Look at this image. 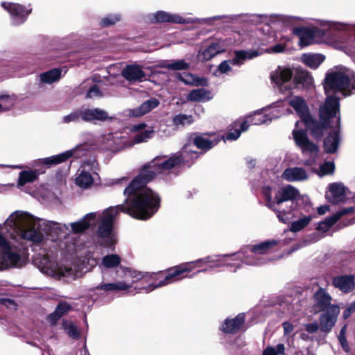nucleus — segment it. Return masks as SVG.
<instances>
[{
  "label": "nucleus",
  "instance_id": "f257e3e1",
  "mask_svg": "<svg viewBox=\"0 0 355 355\" xmlns=\"http://www.w3.org/2000/svg\"><path fill=\"white\" fill-rule=\"evenodd\" d=\"M199 157V153L193 150L191 144H186L180 152L167 158L164 155L155 157L145 165L139 174L125 187L123 194L125 200L123 204L114 206L105 213L102 227H110L107 221L117 212L119 209L127 211L130 216L146 220L150 218L159 207V198L146 184L152 180L157 175L164 173L180 164L189 165Z\"/></svg>",
  "mask_w": 355,
  "mask_h": 355
},
{
  "label": "nucleus",
  "instance_id": "f03ea898",
  "mask_svg": "<svg viewBox=\"0 0 355 355\" xmlns=\"http://www.w3.org/2000/svg\"><path fill=\"white\" fill-rule=\"evenodd\" d=\"M4 227L10 234L35 243L42 241L44 234L55 239L69 230L66 224L46 220L21 210L12 212L6 220Z\"/></svg>",
  "mask_w": 355,
  "mask_h": 355
},
{
  "label": "nucleus",
  "instance_id": "7ed1b4c3",
  "mask_svg": "<svg viewBox=\"0 0 355 355\" xmlns=\"http://www.w3.org/2000/svg\"><path fill=\"white\" fill-rule=\"evenodd\" d=\"M327 95L324 103L320 106L322 117H329L339 112V98L337 94L349 96L355 92V73L349 70L329 71L323 82Z\"/></svg>",
  "mask_w": 355,
  "mask_h": 355
},
{
  "label": "nucleus",
  "instance_id": "20e7f679",
  "mask_svg": "<svg viewBox=\"0 0 355 355\" xmlns=\"http://www.w3.org/2000/svg\"><path fill=\"white\" fill-rule=\"evenodd\" d=\"M232 255L230 254H214L193 261L185 262L168 270L159 285H168L214 268L223 266L239 268L241 263H232Z\"/></svg>",
  "mask_w": 355,
  "mask_h": 355
},
{
  "label": "nucleus",
  "instance_id": "39448f33",
  "mask_svg": "<svg viewBox=\"0 0 355 355\" xmlns=\"http://www.w3.org/2000/svg\"><path fill=\"white\" fill-rule=\"evenodd\" d=\"M114 207L106 209L101 214L97 212H91L86 214L78 221L70 223V227L73 233H82L89 227H95L98 220H100V224L96 232L97 243L105 248H111L114 245L116 242V235L113 232V223L117 214L121 211L125 214L128 213L123 210L119 209L117 212L107 221V225L110 227H103V230L101 229L103 223L105 213L107 210Z\"/></svg>",
  "mask_w": 355,
  "mask_h": 355
},
{
  "label": "nucleus",
  "instance_id": "423d86ee",
  "mask_svg": "<svg viewBox=\"0 0 355 355\" xmlns=\"http://www.w3.org/2000/svg\"><path fill=\"white\" fill-rule=\"evenodd\" d=\"M302 201L299 191L291 185H287L275 192V213L279 220L288 223L292 219L301 216Z\"/></svg>",
  "mask_w": 355,
  "mask_h": 355
},
{
  "label": "nucleus",
  "instance_id": "0eeeda50",
  "mask_svg": "<svg viewBox=\"0 0 355 355\" xmlns=\"http://www.w3.org/2000/svg\"><path fill=\"white\" fill-rule=\"evenodd\" d=\"M123 273V280L119 282L123 286V290L128 293H150L166 286L159 285L163 281L165 272L148 275L130 268H125Z\"/></svg>",
  "mask_w": 355,
  "mask_h": 355
},
{
  "label": "nucleus",
  "instance_id": "6e6552de",
  "mask_svg": "<svg viewBox=\"0 0 355 355\" xmlns=\"http://www.w3.org/2000/svg\"><path fill=\"white\" fill-rule=\"evenodd\" d=\"M27 260L26 250L22 243L15 239H8L0 233V271L12 268H21L26 263Z\"/></svg>",
  "mask_w": 355,
  "mask_h": 355
},
{
  "label": "nucleus",
  "instance_id": "1a4fd4ad",
  "mask_svg": "<svg viewBox=\"0 0 355 355\" xmlns=\"http://www.w3.org/2000/svg\"><path fill=\"white\" fill-rule=\"evenodd\" d=\"M277 243V240L270 239L249 246L246 250L232 254V259L233 261H241L249 266H260L265 265L274 260L270 254Z\"/></svg>",
  "mask_w": 355,
  "mask_h": 355
},
{
  "label": "nucleus",
  "instance_id": "9d476101",
  "mask_svg": "<svg viewBox=\"0 0 355 355\" xmlns=\"http://www.w3.org/2000/svg\"><path fill=\"white\" fill-rule=\"evenodd\" d=\"M35 264L44 274L60 279L74 280L80 276L76 267L59 265L55 257L44 251L40 252L34 259Z\"/></svg>",
  "mask_w": 355,
  "mask_h": 355
},
{
  "label": "nucleus",
  "instance_id": "9b49d317",
  "mask_svg": "<svg viewBox=\"0 0 355 355\" xmlns=\"http://www.w3.org/2000/svg\"><path fill=\"white\" fill-rule=\"evenodd\" d=\"M295 72L290 68H277L270 75V79L281 90L291 89L294 85L295 87L301 85L309 87L313 84V78L310 73L301 68H295Z\"/></svg>",
  "mask_w": 355,
  "mask_h": 355
},
{
  "label": "nucleus",
  "instance_id": "f8f14e48",
  "mask_svg": "<svg viewBox=\"0 0 355 355\" xmlns=\"http://www.w3.org/2000/svg\"><path fill=\"white\" fill-rule=\"evenodd\" d=\"M218 53H220V51L214 41L205 49L200 51L197 55H191L181 60H162L155 67H189L196 64V61L209 60Z\"/></svg>",
  "mask_w": 355,
  "mask_h": 355
},
{
  "label": "nucleus",
  "instance_id": "ddd939ff",
  "mask_svg": "<svg viewBox=\"0 0 355 355\" xmlns=\"http://www.w3.org/2000/svg\"><path fill=\"white\" fill-rule=\"evenodd\" d=\"M293 137L295 144L301 149L304 156L308 157L303 164L306 166H311L316 163L318 158L319 148L307 137L306 132L302 129H294Z\"/></svg>",
  "mask_w": 355,
  "mask_h": 355
},
{
  "label": "nucleus",
  "instance_id": "4468645a",
  "mask_svg": "<svg viewBox=\"0 0 355 355\" xmlns=\"http://www.w3.org/2000/svg\"><path fill=\"white\" fill-rule=\"evenodd\" d=\"M322 26H327V31H328L323 43L334 49L345 51L346 37L343 34L334 32L349 30L351 26L348 24L337 21H324Z\"/></svg>",
  "mask_w": 355,
  "mask_h": 355
},
{
  "label": "nucleus",
  "instance_id": "2eb2a0df",
  "mask_svg": "<svg viewBox=\"0 0 355 355\" xmlns=\"http://www.w3.org/2000/svg\"><path fill=\"white\" fill-rule=\"evenodd\" d=\"M284 103L277 101L270 105L268 107L254 111L252 114L248 115L249 120L252 125H259L261 124H268L272 120L277 119L286 113V110H280L283 107Z\"/></svg>",
  "mask_w": 355,
  "mask_h": 355
},
{
  "label": "nucleus",
  "instance_id": "dca6fc26",
  "mask_svg": "<svg viewBox=\"0 0 355 355\" xmlns=\"http://www.w3.org/2000/svg\"><path fill=\"white\" fill-rule=\"evenodd\" d=\"M87 145L82 144L60 154L34 161L33 166L45 165L49 167L66 162L71 157L80 158L85 154Z\"/></svg>",
  "mask_w": 355,
  "mask_h": 355
},
{
  "label": "nucleus",
  "instance_id": "f3484780",
  "mask_svg": "<svg viewBox=\"0 0 355 355\" xmlns=\"http://www.w3.org/2000/svg\"><path fill=\"white\" fill-rule=\"evenodd\" d=\"M82 169L76 179V183L81 188L87 189L92 185V174H96L98 164L94 159H87L81 166Z\"/></svg>",
  "mask_w": 355,
  "mask_h": 355
},
{
  "label": "nucleus",
  "instance_id": "a211bd4d",
  "mask_svg": "<svg viewBox=\"0 0 355 355\" xmlns=\"http://www.w3.org/2000/svg\"><path fill=\"white\" fill-rule=\"evenodd\" d=\"M281 101L284 103V105L279 109L286 110V113L285 114L289 113V110L284 107L286 103H287L295 110L298 116L301 118L300 121H297L295 123V129H299L300 125L310 116L309 109L305 101L300 96H293L288 100Z\"/></svg>",
  "mask_w": 355,
  "mask_h": 355
},
{
  "label": "nucleus",
  "instance_id": "6ab92c4d",
  "mask_svg": "<svg viewBox=\"0 0 355 355\" xmlns=\"http://www.w3.org/2000/svg\"><path fill=\"white\" fill-rule=\"evenodd\" d=\"M339 112H335L334 114L329 117L320 116V121L318 122L313 119L311 116L304 121L300 125H304L307 130H309L315 139H320L324 133V131L329 125V120L332 118L336 117L337 113Z\"/></svg>",
  "mask_w": 355,
  "mask_h": 355
},
{
  "label": "nucleus",
  "instance_id": "aec40b11",
  "mask_svg": "<svg viewBox=\"0 0 355 355\" xmlns=\"http://www.w3.org/2000/svg\"><path fill=\"white\" fill-rule=\"evenodd\" d=\"M262 54L258 49L239 50L234 52V56L229 60L223 61L218 67H230V65H242Z\"/></svg>",
  "mask_w": 355,
  "mask_h": 355
},
{
  "label": "nucleus",
  "instance_id": "412c9836",
  "mask_svg": "<svg viewBox=\"0 0 355 355\" xmlns=\"http://www.w3.org/2000/svg\"><path fill=\"white\" fill-rule=\"evenodd\" d=\"M220 140V135L216 133L195 134L192 139V143L189 144L193 146V148L196 146L206 152L216 146Z\"/></svg>",
  "mask_w": 355,
  "mask_h": 355
},
{
  "label": "nucleus",
  "instance_id": "4be33fe9",
  "mask_svg": "<svg viewBox=\"0 0 355 355\" xmlns=\"http://www.w3.org/2000/svg\"><path fill=\"white\" fill-rule=\"evenodd\" d=\"M1 6L10 13L15 25L24 23L32 10L31 8L27 9L22 5L10 2H2Z\"/></svg>",
  "mask_w": 355,
  "mask_h": 355
},
{
  "label": "nucleus",
  "instance_id": "5701e85b",
  "mask_svg": "<svg viewBox=\"0 0 355 355\" xmlns=\"http://www.w3.org/2000/svg\"><path fill=\"white\" fill-rule=\"evenodd\" d=\"M83 121L96 123L97 121H112L116 119L114 116H110L105 110L100 108H82Z\"/></svg>",
  "mask_w": 355,
  "mask_h": 355
},
{
  "label": "nucleus",
  "instance_id": "b1692460",
  "mask_svg": "<svg viewBox=\"0 0 355 355\" xmlns=\"http://www.w3.org/2000/svg\"><path fill=\"white\" fill-rule=\"evenodd\" d=\"M347 191V188L343 183H331L328 187L326 198L332 204H338L345 200Z\"/></svg>",
  "mask_w": 355,
  "mask_h": 355
},
{
  "label": "nucleus",
  "instance_id": "393cba45",
  "mask_svg": "<svg viewBox=\"0 0 355 355\" xmlns=\"http://www.w3.org/2000/svg\"><path fill=\"white\" fill-rule=\"evenodd\" d=\"M340 313V308L338 305L330 306L320 318V325L322 331L328 332L334 326L337 318Z\"/></svg>",
  "mask_w": 355,
  "mask_h": 355
},
{
  "label": "nucleus",
  "instance_id": "a878e982",
  "mask_svg": "<svg viewBox=\"0 0 355 355\" xmlns=\"http://www.w3.org/2000/svg\"><path fill=\"white\" fill-rule=\"evenodd\" d=\"M339 125L340 116L336 119V127L335 129L324 140V149L327 153H335L338 148L340 142Z\"/></svg>",
  "mask_w": 355,
  "mask_h": 355
},
{
  "label": "nucleus",
  "instance_id": "bb28decb",
  "mask_svg": "<svg viewBox=\"0 0 355 355\" xmlns=\"http://www.w3.org/2000/svg\"><path fill=\"white\" fill-rule=\"evenodd\" d=\"M332 284L343 293H349L355 288V276L354 275L336 276L332 279Z\"/></svg>",
  "mask_w": 355,
  "mask_h": 355
},
{
  "label": "nucleus",
  "instance_id": "cd10ccee",
  "mask_svg": "<svg viewBox=\"0 0 355 355\" xmlns=\"http://www.w3.org/2000/svg\"><path fill=\"white\" fill-rule=\"evenodd\" d=\"M301 210L303 214L301 216H297L298 220H294L291 223L290 226V230L293 232H300L306 227L314 218V216L311 213V210H313V208L309 206L302 207Z\"/></svg>",
  "mask_w": 355,
  "mask_h": 355
},
{
  "label": "nucleus",
  "instance_id": "c85d7f7f",
  "mask_svg": "<svg viewBox=\"0 0 355 355\" xmlns=\"http://www.w3.org/2000/svg\"><path fill=\"white\" fill-rule=\"evenodd\" d=\"M159 105V101L155 98H151L144 101L141 105L134 109H128L126 115L129 116L139 117L141 116L151 110L156 108Z\"/></svg>",
  "mask_w": 355,
  "mask_h": 355
},
{
  "label": "nucleus",
  "instance_id": "c756f323",
  "mask_svg": "<svg viewBox=\"0 0 355 355\" xmlns=\"http://www.w3.org/2000/svg\"><path fill=\"white\" fill-rule=\"evenodd\" d=\"M244 322V313H239L234 318L225 319L220 329L226 334H236L243 329Z\"/></svg>",
  "mask_w": 355,
  "mask_h": 355
},
{
  "label": "nucleus",
  "instance_id": "7c9ffc66",
  "mask_svg": "<svg viewBox=\"0 0 355 355\" xmlns=\"http://www.w3.org/2000/svg\"><path fill=\"white\" fill-rule=\"evenodd\" d=\"M282 178L288 182H300L307 180L309 175L306 170L302 167H291L283 172Z\"/></svg>",
  "mask_w": 355,
  "mask_h": 355
},
{
  "label": "nucleus",
  "instance_id": "2f4dec72",
  "mask_svg": "<svg viewBox=\"0 0 355 355\" xmlns=\"http://www.w3.org/2000/svg\"><path fill=\"white\" fill-rule=\"evenodd\" d=\"M146 126L145 123H139L131 128V130L135 132L133 136V141L131 144L146 142L153 137L154 131L151 128L144 130Z\"/></svg>",
  "mask_w": 355,
  "mask_h": 355
},
{
  "label": "nucleus",
  "instance_id": "473e14b6",
  "mask_svg": "<svg viewBox=\"0 0 355 355\" xmlns=\"http://www.w3.org/2000/svg\"><path fill=\"white\" fill-rule=\"evenodd\" d=\"M354 207H350L344 208L337 211L334 215L327 218L324 220L320 223L317 229L324 232H327L331 226H333L343 216L354 211Z\"/></svg>",
  "mask_w": 355,
  "mask_h": 355
},
{
  "label": "nucleus",
  "instance_id": "72a5a7b5",
  "mask_svg": "<svg viewBox=\"0 0 355 355\" xmlns=\"http://www.w3.org/2000/svg\"><path fill=\"white\" fill-rule=\"evenodd\" d=\"M313 298L315 302V306L320 311H327L330 306L334 305L331 303L332 300L331 295L322 288H320L315 293Z\"/></svg>",
  "mask_w": 355,
  "mask_h": 355
},
{
  "label": "nucleus",
  "instance_id": "f704fd0d",
  "mask_svg": "<svg viewBox=\"0 0 355 355\" xmlns=\"http://www.w3.org/2000/svg\"><path fill=\"white\" fill-rule=\"evenodd\" d=\"M154 22H172L175 24H184L187 21L178 15H172L164 11H157L153 14L151 19Z\"/></svg>",
  "mask_w": 355,
  "mask_h": 355
},
{
  "label": "nucleus",
  "instance_id": "c9c22d12",
  "mask_svg": "<svg viewBox=\"0 0 355 355\" xmlns=\"http://www.w3.org/2000/svg\"><path fill=\"white\" fill-rule=\"evenodd\" d=\"M177 78L185 85L207 86L208 82L206 78H200L193 73L182 71L176 74Z\"/></svg>",
  "mask_w": 355,
  "mask_h": 355
},
{
  "label": "nucleus",
  "instance_id": "e433bc0d",
  "mask_svg": "<svg viewBox=\"0 0 355 355\" xmlns=\"http://www.w3.org/2000/svg\"><path fill=\"white\" fill-rule=\"evenodd\" d=\"M212 98L211 92L204 88L193 89L187 96V101L192 102H206Z\"/></svg>",
  "mask_w": 355,
  "mask_h": 355
},
{
  "label": "nucleus",
  "instance_id": "4c0bfd02",
  "mask_svg": "<svg viewBox=\"0 0 355 355\" xmlns=\"http://www.w3.org/2000/svg\"><path fill=\"white\" fill-rule=\"evenodd\" d=\"M325 60V56L322 53H304L300 58L301 62L307 67H318Z\"/></svg>",
  "mask_w": 355,
  "mask_h": 355
},
{
  "label": "nucleus",
  "instance_id": "58836bf2",
  "mask_svg": "<svg viewBox=\"0 0 355 355\" xmlns=\"http://www.w3.org/2000/svg\"><path fill=\"white\" fill-rule=\"evenodd\" d=\"M294 33L299 37L301 46H307L314 43L311 28H297L294 29Z\"/></svg>",
  "mask_w": 355,
  "mask_h": 355
},
{
  "label": "nucleus",
  "instance_id": "ea45409f",
  "mask_svg": "<svg viewBox=\"0 0 355 355\" xmlns=\"http://www.w3.org/2000/svg\"><path fill=\"white\" fill-rule=\"evenodd\" d=\"M37 176L38 173L36 170H24L21 171L19 173L17 187L22 189L26 184L34 182Z\"/></svg>",
  "mask_w": 355,
  "mask_h": 355
},
{
  "label": "nucleus",
  "instance_id": "a19ab883",
  "mask_svg": "<svg viewBox=\"0 0 355 355\" xmlns=\"http://www.w3.org/2000/svg\"><path fill=\"white\" fill-rule=\"evenodd\" d=\"M262 194L266 200V205L275 212L276 202H275V192L277 191L275 188L269 185H265L262 187Z\"/></svg>",
  "mask_w": 355,
  "mask_h": 355
},
{
  "label": "nucleus",
  "instance_id": "79ce46f5",
  "mask_svg": "<svg viewBox=\"0 0 355 355\" xmlns=\"http://www.w3.org/2000/svg\"><path fill=\"white\" fill-rule=\"evenodd\" d=\"M121 76L129 81L141 80L145 78L141 68H123Z\"/></svg>",
  "mask_w": 355,
  "mask_h": 355
},
{
  "label": "nucleus",
  "instance_id": "37998d69",
  "mask_svg": "<svg viewBox=\"0 0 355 355\" xmlns=\"http://www.w3.org/2000/svg\"><path fill=\"white\" fill-rule=\"evenodd\" d=\"M62 76L60 68H53L40 74V80L46 84H51L58 81Z\"/></svg>",
  "mask_w": 355,
  "mask_h": 355
},
{
  "label": "nucleus",
  "instance_id": "c03bdc74",
  "mask_svg": "<svg viewBox=\"0 0 355 355\" xmlns=\"http://www.w3.org/2000/svg\"><path fill=\"white\" fill-rule=\"evenodd\" d=\"M62 328L67 335L71 338L78 340L80 338L79 329L73 322L69 320H63Z\"/></svg>",
  "mask_w": 355,
  "mask_h": 355
},
{
  "label": "nucleus",
  "instance_id": "a18cd8bd",
  "mask_svg": "<svg viewBox=\"0 0 355 355\" xmlns=\"http://www.w3.org/2000/svg\"><path fill=\"white\" fill-rule=\"evenodd\" d=\"M284 344L279 343L276 346H267L262 352V355H285Z\"/></svg>",
  "mask_w": 355,
  "mask_h": 355
},
{
  "label": "nucleus",
  "instance_id": "49530a36",
  "mask_svg": "<svg viewBox=\"0 0 355 355\" xmlns=\"http://www.w3.org/2000/svg\"><path fill=\"white\" fill-rule=\"evenodd\" d=\"M173 123L176 126H184L193 123L192 115L180 114L173 116Z\"/></svg>",
  "mask_w": 355,
  "mask_h": 355
},
{
  "label": "nucleus",
  "instance_id": "de8ad7c7",
  "mask_svg": "<svg viewBox=\"0 0 355 355\" xmlns=\"http://www.w3.org/2000/svg\"><path fill=\"white\" fill-rule=\"evenodd\" d=\"M214 42L218 47L220 53H222L224 52L227 48L234 46L236 44V40L235 37H228L216 40Z\"/></svg>",
  "mask_w": 355,
  "mask_h": 355
},
{
  "label": "nucleus",
  "instance_id": "09e8293b",
  "mask_svg": "<svg viewBox=\"0 0 355 355\" xmlns=\"http://www.w3.org/2000/svg\"><path fill=\"white\" fill-rule=\"evenodd\" d=\"M16 101L15 95L0 96V112L6 111L12 107Z\"/></svg>",
  "mask_w": 355,
  "mask_h": 355
},
{
  "label": "nucleus",
  "instance_id": "8fccbe9b",
  "mask_svg": "<svg viewBox=\"0 0 355 355\" xmlns=\"http://www.w3.org/2000/svg\"><path fill=\"white\" fill-rule=\"evenodd\" d=\"M121 262V259L117 254H110L105 256L102 259V264L105 268H114L118 266Z\"/></svg>",
  "mask_w": 355,
  "mask_h": 355
},
{
  "label": "nucleus",
  "instance_id": "3c124183",
  "mask_svg": "<svg viewBox=\"0 0 355 355\" xmlns=\"http://www.w3.org/2000/svg\"><path fill=\"white\" fill-rule=\"evenodd\" d=\"M83 121V110L82 108L76 110L62 118V121L64 123H69L71 122H78L80 120Z\"/></svg>",
  "mask_w": 355,
  "mask_h": 355
},
{
  "label": "nucleus",
  "instance_id": "603ef678",
  "mask_svg": "<svg viewBox=\"0 0 355 355\" xmlns=\"http://www.w3.org/2000/svg\"><path fill=\"white\" fill-rule=\"evenodd\" d=\"M324 29H321L317 27H312V35L314 40V43H323L328 31H327V26H323Z\"/></svg>",
  "mask_w": 355,
  "mask_h": 355
},
{
  "label": "nucleus",
  "instance_id": "864d4df0",
  "mask_svg": "<svg viewBox=\"0 0 355 355\" xmlns=\"http://www.w3.org/2000/svg\"><path fill=\"white\" fill-rule=\"evenodd\" d=\"M335 169V166L334 162H325L322 165H320L319 171L318 172V175L324 176L326 175H329L334 173Z\"/></svg>",
  "mask_w": 355,
  "mask_h": 355
},
{
  "label": "nucleus",
  "instance_id": "5fc2aeb1",
  "mask_svg": "<svg viewBox=\"0 0 355 355\" xmlns=\"http://www.w3.org/2000/svg\"><path fill=\"white\" fill-rule=\"evenodd\" d=\"M123 285L121 284L120 282L114 283L103 284L98 286V288L104 291H123Z\"/></svg>",
  "mask_w": 355,
  "mask_h": 355
},
{
  "label": "nucleus",
  "instance_id": "6e6d98bb",
  "mask_svg": "<svg viewBox=\"0 0 355 355\" xmlns=\"http://www.w3.org/2000/svg\"><path fill=\"white\" fill-rule=\"evenodd\" d=\"M250 125H252L249 120L248 115L244 119L238 120L235 122V127L239 128L238 129L241 132L246 131Z\"/></svg>",
  "mask_w": 355,
  "mask_h": 355
},
{
  "label": "nucleus",
  "instance_id": "4d7b16f0",
  "mask_svg": "<svg viewBox=\"0 0 355 355\" xmlns=\"http://www.w3.org/2000/svg\"><path fill=\"white\" fill-rule=\"evenodd\" d=\"M106 139L107 141H113V144L118 145L119 147H123L128 145V144L126 143V139L125 138L114 137L112 133L107 135Z\"/></svg>",
  "mask_w": 355,
  "mask_h": 355
},
{
  "label": "nucleus",
  "instance_id": "13d9d810",
  "mask_svg": "<svg viewBox=\"0 0 355 355\" xmlns=\"http://www.w3.org/2000/svg\"><path fill=\"white\" fill-rule=\"evenodd\" d=\"M320 239V236L318 234H313L310 235L309 239L304 240L299 245H297L296 248H295L293 250H296L299 249L300 248L306 246L309 244L315 243L318 241H319Z\"/></svg>",
  "mask_w": 355,
  "mask_h": 355
},
{
  "label": "nucleus",
  "instance_id": "bf43d9fd",
  "mask_svg": "<svg viewBox=\"0 0 355 355\" xmlns=\"http://www.w3.org/2000/svg\"><path fill=\"white\" fill-rule=\"evenodd\" d=\"M231 19L232 18L230 17L226 16V15H216V16H214L211 17L202 19H200V21H202L205 24H209V25H211L216 21H219V20L223 21L224 19L229 20Z\"/></svg>",
  "mask_w": 355,
  "mask_h": 355
},
{
  "label": "nucleus",
  "instance_id": "052dcab7",
  "mask_svg": "<svg viewBox=\"0 0 355 355\" xmlns=\"http://www.w3.org/2000/svg\"><path fill=\"white\" fill-rule=\"evenodd\" d=\"M102 96H103V94L96 85H93L91 87L86 94V98H93Z\"/></svg>",
  "mask_w": 355,
  "mask_h": 355
},
{
  "label": "nucleus",
  "instance_id": "680f3d73",
  "mask_svg": "<svg viewBox=\"0 0 355 355\" xmlns=\"http://www.w3.org/2000/svg\"><path fill=\"white\" fill-rule=\"evenodd\" d=\"M71 309V306L69 303L66 302H62L58 304L55 311L58 313H59L60 315L62 317L63 315L67 313Z\"/></svg>",
  "mask_w": 355,
  "mask_h": 355
},
{
  "label": "nucleus",
  "instance_id": "e2e57ef3",
  "mask_svg": "<svg viewBox=\"0 0 355 355\" xmlns=\"http://www.w3.org/2000/svg\"><path fill=\"white\" fill-rule=\"evenodd\" d=\"M119 19L120 17L118 15H110L102 19V24L103 26L113 25Z\"/></svg>",
  "mask_w": 355,
  "mask_h": 355
},
{
  "label": "nucleus",
  "instance_id": "0e129e2a",
  "mask_svg": "<svg viewBox=\"0 0 355 355\" xmlns=\"http://www.w3.org/2000/svg\"><path fill=\"white\" fill-rule=\"evenodd\" d=\"M346 330H347L346 326H344L341 329V330L340 331V334H339V336H338V340H339V341L340 343V345H342L343 348L345 351H347L348 350V344H347V339L345 338Z\"/></svg>",
  "mask_w": 355,
  "mask_h": 355
},
{
  "label": "nucleus",
  "instance_id": "69168bd1",
  "mask_svg": "<svg viewBox=\"0 0 355 355\" xmlns=\"http://www.w3.org/2000/svg\"><path fill=\"white\" fill-rule=\"evenodd\" d=\"M286 46L284 44H276L267 49L268 53H279L285 51Z\"/></svg>",
  "mask_w": 355,
  "mask_h": 355
},
{
  "label": "nucleus",
  "instance_id": "338daca9",
  "mask_svg": "<svg viewBox=\"0 0 355 355\" xmlns=\"http://www.w3.org/2000/svg\"><path fill=\"white\" fill-rule=\"evenodd\" d=\"M232 68H214L212 74L215 76L223 77L225 75H229Z\"/></svg>",
  "mask_w": 355,
  "mask_h": 355
},
{
  "label": "nucleus",
  "instance_id": "774afa93",
  "mask_svg": "<svg viewBox=\"0 0 355 355\" xmlns=\"http://www.w3.org/2000/svg\"><path fill=\"white\" fill-rule=\"evenodd\" d=\"M61 316L55 311L49 314L47 317V321L51 325L56 324L57 322L60 319Z\"/></svg>",
  "mask_w": 355,
  "mask_h": 355
}]
</instances>
